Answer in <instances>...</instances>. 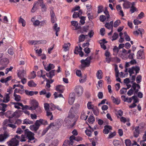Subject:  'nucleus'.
I'll use <instances>...</instances> for the list:
<instances>
[{"instance_id": "obj_17", "label": "nucleus", "mask_w": 146, "mask_h": 146, "mask_svg": "<svg viewBox=\"0 0 146 146\" xmlns=\"http://www.w3.org/2000/svg\"><path fill=\"white\" fill-rule=\"evenodd\" d=\"M112 127L108 125H106L104 127V129L103 130V132L105 134H108L109 131L112 129Z\"/></svg>"}, {"instance_id": "obj_27", "label": "nucleus", "mask_w": 146, "mask_h": 146, "mask_svg": "<svg viewBox=\"0 0 146 146\" xmlns=\"http://www.w3.org/2000/svg\"><path fill=\"white\" fill-rule=\"evenodd\" d=\"M3 102H4L7 103L10 100V97L9 94H6L5 96L3 97Z\"/></svg>"}, {"instance_id": "obj_47", "label": "nucleus", "mask_w": 146, "mask_h": 146, "mask_svg": "<svg viewBox=\"0 0 146 146\" xmlns=\"http://www.w3.org/2000/svg\"><path fill=\"white\" fill-rule=\"evenodd\" d=\"M44 107L46 111L50 110V104H49L47 103H45L44 104Z\"/></svg>"}, {"instance_id": "obj_51", "label": "nucleus", "mask_w": 146, "mask_h": 146, "mask_svg": "<svg viewBox=\"0 0 146 146\" xmlns=\"http://www.w3.org/2000/svg\"><path fill=\"white\" fill-rule=\"evenodd\" d=\"M121 23V21L119 20H117L114 23L113 26L114 27H117Z\"/></svg>"}, {"instance_id": "obj_49", "label": "nucleus", "mask_w": 146, "mask_h": 146, "mask_svg": "<svg viewBox=\"0 0 146 146\" xmlns=\"http://www.w3.org/2000/svg\"><path fill=\"white\" fill-rule=\"evenodd\" d=\"M120 142L119 140H115L113 141V144L115 146H120Z\"/></svg>"}, {"instance_id": "obj_50", "label": "nucleus", "mask_w": 146, "mask_h": 146, "mask_svg": "<svg viewBox=\"0 0 146 146\" xmlns=\"http://www.w3.org/2000/svg\"><path fill=\"white\" fill-rule=\"evenodd\" d=\"M54 98L55 99L58 98V97H63V96L61 94H58L56 92H55L54 93Z\"/></svg>"}, {"instance_id": "obj_2", "label": "nucleus", "mask_w": 146, "mask_h": 146, "mask_svg": "<svg viewBox=\"0 0 146 146\" xmlns=\"http://www.w3.org/2000/svg\"><path fill=\"white\" fill-rule=\"evenodd\" d=\"M24 132L25 135H21L22 138L23 139H25V138H27L28 139V142L32 143L31 141L35 139L34 133L28 129L25 130Z\"/></svg>"}, {"instance_id": "obj_20", "label": "nucleus", "mask_w": 146, "mask_h": 146, "mask_svg": "<svg viewBox=\"0 0 146 146\" xmlns=\"http://www.w3.org/2000/svg\"><path fill=\"white\" fill-rule=\"evenodd\" d=\"M134 129L135 130L133 132L134 136L135 137H137L139 134V127L136 126L134 128Z\"/></svg>"}, {"instance_id": "obj_10", "label": "nucleus", "mask_w": 146, "mask_h": 146, "mask_svg": "<svg viewBox=\"0 0 146 146\" xmlns=\"http://www.w3.org/2000/svg\"><path fill=\"white\" fill-rule=\"evenodd\" d=\"M76 137L74 135L71 136L70 137V140H66L65 141L63 145V146H65V144H67L69 145H72L74 143L73 141L75 140Z\"/></svg>"}, {"instance_id": "obj_21", "label": "nucleus", "mask_w": 146, "mask_h": 146, "mask_svg": "<svg viewBox=\"0 0 146 146\" xmlns=\"http://www.w3.org/2000/svg\"><path fill=\"white\" fill-rule=\"evenodd\" d=\"M40 126L41 124L44 125H46L48 124V123L46 120L40 119L39 120H36Z\"/></svg>"}, {"instance_id": "obj_46", "label": "nucleus", "mask_w": 146, "mask_h": 146, "mask_svg": "<svg viewBox=\"0 0 146 146\" xmlns=\"http://www.w3.org/2000/svg\"><path fill=\"white\" fill-rule=\"evenodd\" d=\"M36 76V72L33 71L31 73V75L29 76L28 78L29 79H33Z\"/></svg>"}, {"instance_id": "obj_34", "label": "nucleus", "mask_w": 146, "mask_h": 146, "mask_svg": "<svg viewBox=\"0 0 146 146\" xmlns=\"http://www.w3.org/2000/svg\"><path fill=\"white\" fill-rule=\"evenodd\" d=\"M119 48L116 46H115L114 47L113 49V55L115 56H116L119 52Z\"/></svg>"}, {"instance_id": "obj_23", "label": "nucleus", "mask_w": 146, "mask_h": 146, "mask_svg": "<svg viewBox=\"0 0 146 146\" xmlns=\"http://www.w3.org/2000/svg\"><path fill=\"white\" fill-rule=\"evenodd\" d=\"M116 9L119 12V14L121 15L122 17L124 16V14L123 11L122 9L121 6L120 5H117L116 6Z\"/></svg>"}, {"instance_id": "obj_29", "label": "nucleus", "mask_w": 146, "mask_h": 146, "mask_svg": "<svg viewBox=\"0 0 146 146\" xmlns=\"http://www.w3.org/2000/svg\"><path fill=\"white\" fill-rule=\"evenodd\" d=\"M56 89L59 93H62L64 91L63 86L60 85H58L56 86Z\"/></svg>"}, {"instance_id": "obj_62", "label": "nucleus", "mask_w": 146, "mask_h": 146, "mask_svg": "<svg viewBox=\"0 0 146 146\" xmlns=\"http://www.w3.org/2000/svg\"><path fill=\"white\" fill-rule=\"evenodd\" d=\"M50 104V109L51 110H54L56 108V106H55L54 104L51 103Z\"/></svg>"}, {"instance_id": "obj_15", "label": "nucleus", "mask_w": 146, "mask_h": 146, "mask_svg": "<svg viewBox=\"0 0 146 146\" xmlns=\"http://www.w3.org/2000/svg\"><path fill=\"white\" fill-rule=\"evenodd\" d=\"M137 57L138 59H144L145 58L143 51L139 50L137 54Z\"/></svg>"}, {"instance_id": "obj_53", "label": "nucleus", "mask_w": 146, "mask_h": 146, "mask_svg": "<svg viewBox=\"0 0 146 146\" xmlns=\"http://www.w3.org/2000/svg\"><path fill=\"white\" fill-rule=\"evenodd\" d=\"M100 21L102 22L104 21L105 20L107 21V17H106L105 16L102 15L100 17Z\"/></svg>"}, {"instance_id": "obj_26", "label": "nucleus", "mask_w": 146, "mask_h": 146, "mask_svg": "<svg viewBox=\"0 0 146 146\" xmlns=\"http://www.w3.org/2000/svg\"><path fill=\"white\" fill-rule=\"evenodd\" d=\"M17 88H16L15 90V92L14 94V96L15 98L14 99L15 100L17 101V102H19L21 100V96L19 95H17L16 94H15V92H16V91L17 90Z\"/></svg>"}, {"instance_id": "obj_41", "label": "nucleus", "mask_w": 146, "mask_h": 146, "mask_svg": "<svg viewBox=\"0 0 146 146\" xmlns=\"http://www.w3.org/2000/svg\"><path fill=\"white\" fill-rule=\"evenodd\" d=\"M88 29V26H84L82 27L80 29V32L83 33L84 32H87Z\"/></svg>"}, {"instance_id": "obj_56", "label": "nucleus", "mask_w": 146, "mask_h": 146, "mask_svg": "<svg viewBox=\"0 0 146 146\" xmlns=\"http://www.w3.org/2000/svg\"><path fill=\"white\" fill-rule=\"evenodd\" d=\"M92 131L87 129L85 131V133L86 135L89 137H91L92 135Z\"/></svg>"}, {"instance_id": "obj_37", "label": "nucleus", "mask_w": 146, "mask_h": 146, "mask_svg": "<svg viewBox=\"0 0 146 146\" xmlns=\"http://www.w3.org/2000/svg\"><path fill=\"white\" fill-rule=\"evenodd\" d=\"M13 138H14L15 139L19 140V141H20L21 142L25 141H26V139L22 138V137L21 138L20 136L17 135H15Z\"/></svg>"}, {"instance_id": "obj_45", "label": "nucleus", "mask_w": 146, "mask_h": 146, "mask_svg": "<svg viewBox=\"0 0 146 146\" xmlns=\"http://www.w3.org/2000/svg\"><path fill=\"white\" fill-rule=\"evenodd\" d=\"M70 44L69 43L65 44L63 46L64 50L65 51L68 50L69 49L68 47L69 46H70Z\"/></svg>"}, {"instance_id": "obj_5", "label": "nucleus", "mask_w": 146, "mask_h": 146, "mask_svg": "<svg viewBox=\"0 0 146 146\" xmlns=\"http://www.w3.org/2000/svg\"><path fill=\"white\" fill-rule=\"evenodd\" d=\"M6 143L7 146H17L19 144V140L13 138L7 141Z\"/></svg>"}, {"instance_id": "obj_30", "label": "nucleus", "mask_w": 146, "mask_h": 146, "mask_svg": "<svg viewBox=\"0 0 146 146\" xmlns=\"http://www.w3.org/2000/svg\"><path fill=\"white\" fill-rule=\"evenodd\" d=\"M103 74V72L101 70H98L96 74V77L99 80H100L102 78V75Z\"/></svg>"}, {"instance_id": "obj_33", "label": "nucleus", "mask_w": 146, "mask_h": 146, "mask_svg": "<svg viewBox=\"0 0 146 146\" xmlns=\"http://www.w3.org/2000/svg\"><path fill=\"white\" fill-rule=\"evenodd\" d=\"M88 117L87 115H86L85 114V112H84L83 110L82 111L81 113L80 118L81 119L86 120L87 119Z\"/></svg>"}, {"instance_id": "obj_3", "label": "nucleus", "mask_w": 146, "mask_h": 146, "mask_svg": "<svg viewBox=\"0 0 146 146\" xmlns=\"http://www.w3.org/2000/svg\"><path fill=\"white\" fill-rule=\"evenodd\" d=\"M62 121L60 119L57 120L54 122L50 123L52 129L54 131H56L61 127Z\"/></svg>"}, {"instance_id": "obj_16", "label": "nucleus", "mask_w": 146, "mask_h": 146, "mask_svg": "<svg viewBox=\"0 0 146 146\" xmlns=\"http://www.w3.org/2000/svg\"><path fill=\"white\" fill-rule=\"evenodd\" d=\"M131 5V3L126 0L125 1V2L123 4V7L124 9H128L130 7Z\"/></svg>"}, {"instance_id": "obj_40", "label": "nucleus", "mask_w": 146, "mask_h": 146, "mask_svg": "<svg viewBox=\"0 0 146 146\" xmlns=\"http://www.w3.org/2000/svg\"><path fill=\"white\" fill-rule=\"evenodd\" d=\"M23 124H31L33 123V121L28 119H25L23 121Z\"/></svg>"}, {"instance_id": "obj_11", "label": "nucleus", "mask_w": 146, "mask_h": 146, "mask_svg": "<svg viewBox=\"0 0 146 146\" xmlns=\"http://www.w3.org/2000/svg\"><path fill=\"white\" fill-rule=\"evenodd\" d=\"M6 113L7 117L9 118H13L15 116L17 117L18 116V112L17 111L13 112L12 111H9L7 112Z\"/></svg>"}, {"instance_id": "obj_4", "label": "nucleus", "mask_w": 146, "mask_h": 146, "mask_svg": "<svg viewBox=\"0 0 146 146\" xmlns=\"http://www.w3.org/2000/svg\"><path fill=\"white\" fill-rule=\"evenodd\" d=\"M64 121L66 124V125L68 126L69 128H72L75 125L77 119H70L65 118Z\"/></svg>"}, {"instance_id": "obj_6", "label": "nucleus", "mask_w": 146, "mask_h": 146, "mask_svg": "<svg viewBox=\"0 0 146 146\" xmlns=\"http://www.w3.org/2000/svg\"><path fill=\"white\" fill-rule=\"evenodd\" d=\"M10 136V134L7 132H5L0 134V142H3Z\"/></svg>"}, {"instance_id": "obj_7", "label": "nucleus", "mask_w": 146, "mask_h": 146, "mask_svg": "<svg viewBox=\"0 0 146 146\" xmlns=\"http://www.w3.org/2000/svg\"><path fill=\"white\" fill-rule=\"evenodd\" d=\"M40 127L39 124L36 120L35 123V124L30 125L29 127V128L31 131L35 132L39 129Z\"/></svg>"}, {"instance_id": "obj_25", "label": "nucleus", "mask_w": 146, "mask_h": 146, "mask_svg": "<svg viewBox=\"0 0 146 146\" xmlns=\"http://www.w3.org/2000/svg\"><path fill=\"white\" fill-rule=\"evenodd\" d=\"M79 47L76 46L75 48L74 51V53L76 54H78L82 50V48L81 47V45L80 44H79Z\"/></svg>"}, {"instance_id": "obj_39", "label": "nucleus", "mask_w": 146, "mask_h": 146, "mask_svg": "<svg viewBox=\"0 0 146 146\" xmlns=\"http://www.w3.org/2000/svg\"><path fill=\"white\" fill-rule=\"evenodd\" d=\"M87 36V35H84L83 34L80 35L79 37V42L83 41L84 40L86 36Z\"/></svg>"}, {"instance_id": "obj_52", "label": "nucleus", "mask_w": 146, "mask_h": 146, "mask_svg": "<svg viewBox=\"0 0 146 146\" xmlns=\"http://www.w3.org/2000/svg\"><path fill=\"white\" fill-rule=\"evenodd\" d=\"M132 68L135 71L136 74L139 72V71L140 70L139 67L137 66H132Z\"/></svg>"}, {"instance_id": "obj_28", "label": "nucleus", "mask_w": 146, "mask_h": 146, "mask_svg": "<svg viewBox=\"0 0 146 146\" xmlns=\"http://www.w3.org/2000/svg\"><path fill=\"white\" fill-rule=\"evenodd\" d=\"M55 66L53 64H50L46 67H44V69L47 71H49L51 69L54 68Z\"/></svg>"}, {"instance_id": "obj_60", "label": "nucleus", "mask_w": 146, "mask_h": 146, "mask_svg": "<svg viewBox=\"0 0 146 146\" xmlns=\"http://www.w3.org/2000/svg\"><path fill=\"white\" fill-rule=\"evenodd\" d=\"M127 91V90L126 88H123L122 89L120 90L119 92L121 94H123L126 93Z\"/></svg>"}, {"instance_id": "obj_63", "label": "nucleus", "mask_w": 146, "mask_h": 146, "mask_svg": "<svg viewBox=\"0 0 146 146\" xmlns=\"http://www.w3.org/2000/svg\"><path fill=\"white\" fill-rule=\"evenodd\" d=\"M74 117H75V115L73 114V113H69L68 117L66 118H68V119H75L74 118Z\"/></svg>"}, {"instance_id": "obj_22", "label": "nucleus", "mask_w": 146, "mask_h": 146, "mask_svg": "<svg viewBox=\"0 0 146 146\" xmlns=\"http://www.w3.org/2000/svg\"><path fill=\"white\" fill-rule=\"evenodd\" d=\"M55 70H51L49 73H46V76L50 78H51L55 75Z\"/></svg>"}, {"instance_id": "obj_19", "label": "nucleus", "mask_w": 146, "mask_h": 146, "mask_svg": "<svg viewBox=\"0 0 146 146\" xmlns=\"http://www.w3.org/2000/svg\"><path fill=\"white\" fill-rule=\"evenodd\" d=\"M121 98L122 100L124 102H126L129 103L131 102L132 100V97L130 98H128V97L126 98L125 96L123 95L121 96Z\"/></svg>"}, {"instance_id": "obj_54", "label": "nucleus", "mask_w": 146, "mask_h": 146, "mask_svg": "<svg viewBox=\"0 0 146 146\" xmlns=\"http://www.w3.org/2000/svg\"><path fill=\"white\" fill-rule=\"evenodd\" d=\"M125 143L126 146H131V145L132 144L131 141L129 139H125Z\"/></svg>"}, {"instance_id": "obj_36", "label": "nucleus", "mask_w": 146, "mask_h": 146, "mask_svg": "<svg viewBox=\"0 0 146 146\" xmlns=\"http://www.w3.org/2000/svg\"><path fill=\"white\" fill-rule=\"evenodd\" d=\"M38 2H35L34 4V6L31 10V12L32 13L34 12L38 9V7L37 5L38 4Z\"/></svg>"}, {"instance_id": "obj_48", "label": "nucleus", "mask_w": 146, "mask_h": 146, "mask_svg": "<svg viewBox=\"0 0 146 146\" xmlns=\"http://www.w3.org/2000/svg\"><path fill=\"white\" fill-rule=\"evenodd\" d=\"M88 121L89 123H92L95 121V118L93 116H90L88 118Z\"/></svg>"}, {"instance_id": "obj_31", "label": "nucleus", "mask_w": 146, "mask_h": 146, "mask_svg": "<svg viewBox=\"0 0 146 146\" xmlns=\"http://www.w3.org/2000/svg\"><path fill=\"white\" fill-rule=\"evenodd\" d=\"M7 105L5 104H0V110L2 111L5 112L6 111V109L7 108Z\"/></svg>"}, {"instance_id": "obj_32", "label": "nucleus", "mask_w": 146, "mask_h": 146, "mask_svg": "<svg viewBox=\"0 0 146 146\" xmlns=\"http://www.w3.org/2000/svg\"><path fill=\"white\" fill-rule=\"evenodd\" d=\"M11 76H9L5 79H1L0 80V82L2 83H6L8 81L11 80Z\"/></svg>"}, {"instance_id": "obj_9", "label": "nucleus", "mask_w": 146, "mask_h": 146, "mask_svg": "<svg viewBox=\"0 0 146 146\" xmlns=\"http://www.w3.org/2000/svg\"><path fill=\"white\" fill-rule=\"evenodd\" d=\"M47 42L46 40H29V43L32 45H36L39 44H46Z\"/></svg>"}, {"instance_id": "obj_24", "label": "nucleus", "mask_w": 146, "mask_h": 146, "mask_svg": "<svg viewBox=\"0 0 146 146\" xmlns=\"http://www.w3.org/2000/svg\"><path fill=\"white\" fill-rule=\"evenodd\" d=\"M50 14L51 17V20L52 23H54L56 19V17L55 14L54 13L53 11L51 10L50 11Z\"/></svg>"}, {"instance_id": "obj_44", "label": "nucleus", "mask_w": 146, "mask_h": 146, "mask_svg": "<svg viewBox=\"0 0 146 146\" xmlns=\"http://www.w3.org/2000/svg\"><path fill=\"white\" fill-rule=\"evenodd\" d=\"M31 103L32 106H33L35 107H37V106H38V103L36 100H32L31 101Z\"/></svg>"}, {"instance_id": "obj_57", "label": "nucleus", "mask_w": 146, "mask_h": 146, "mask_svg": "<svg viewBox=\"0 0 146 146\" xmlns=\"http://www.w3.org/2000/svg\"><path fill=\"white\" fill-rule=\"evenodd\" d=\"M142 76L140 75H139L136 78V81L137 83H139L141 81Z\"/></svg>"}, {"instance_id": "obj_13", "label": "nucleus", "mask_w": 146, "mask_h": 146, "mask_svg": "<svg viewBox=\"0 0 146 146\" xmlns=\"http://www.w3.org/2000/svg\"><path fill=\"white\" fill-rule=\"evenodd\" d=\"M81 69H83L85 67L88 66L90 64V62L85 60H82L81 61Z\"/></svg>"}, {"instance_id": "obj_42", "label": "nucleus", "mask_w": 146, "mask_h": 146, "mask_svg": "<svg viewBox=\"0 0 146 146\" xmlns=\"http://www.w3.org/2000/svg\"><path fill=\"white\" fill-rule=\"evenodd\" d=\"M35 108H36L35 110L36 113L37 114H40L42 112V111L41 108L40 106H38Z\"/></svg>"}, {"instance_id": "obj_14", "label": "nucleus", "mask_w": 146, "mask_h": 146, "mask_svg": "<svg viewBox=\"0 0 146 146\" xmlns=\"http://www.w3.org/2000/svg\"><path fill=\"white\" fill-rule=\"evenodd\" d=\"M75 99V94L73 92L70 93L69 95V97L68 99V103L70 105H72Z\"/></svg>"}, {"instance_id": "obj_43", "label": "nucleus", "mask_w": 146, "mask_h": 146, "mask_svg": "<svg viewBox=\"0 0 146 146\" xmlns=\"http://www.w3.org/2000/svg\"><path fill=\"white\" fill-rule=\"evenodd\" d=\"M19 22V23H22V26L23 27H24L26 25V22L25 20L21 17H20Z\"/></svg>"}, {"instance_id": "obj_38", "label": "nucleus", "mask_w": 146, "mask_h": 146, "mask_svg": "<svg viewBox=\"0 0 146 146\" xmlns=\"http://www.w3.org/2000/svg\"><path fill=\"white\" fill-rule=\"evenodd\" d=\"M28 85L30 87H35L36 86V84L33 80L29 81L28 83Z\"/></svg>"}, {"instance_id": "obj_58", "label": "nucleus", "mask_w": 146, "mask_h": 146, "mask_svg": "<svg viewBox=\"0 0 146 146\" xmlns=\"http://www.w3.org/2000/svg\"><path fill=\"white\" fill-rule=\"evenodd\" d=\"M104 13L106 15L107 21L110 18V15L109 14V12L107 10V8H105V11L104 12Z\"/></svg>"}, {"instance_id": "obj_55", "label": "nucleus", "mask_w": 146, "mask_h": 146, "mask_svg": "<svg viewBox=\"0 0 146 146\" xmlns=\"http://www.w3.org/2000/svg\"><path fill=\"white\" fill-rule=\"evenodd\" d=\"M80 19V23L82 24V25H84L85 23V20H86V17L82 16L81 17H79Z\"/></svg>"}, {"instance_id": "obj_64", "label": "nucleus", "mask_w": 146, "mask_h": 146, "mask_svg": "<svg viewBox=\"0 0 146 146\" xmlns=\"http://www.w3.org/2000/svg\"><path fill=\"white\" fill-rule=\"evenodd\" d=\"M11 123L9 119H6L3 122V124L5 126H7V125L8 124H10L9 123Z\"/></svg>"}, {"instance_id": "obj_18", "label": "nucleus", "mask_w": 146, "mask_h": 146, "mask_svg": "<svg viewBox=\"0 0 146 146\" xmlns=\"http://www.w3.org/2000/svg\"><path fill=\"white\" fill-rule=\"evenodd\" d=\"M18 76L20 79H22L24 78L26 76V72L24 70H20L18 73Z\"/></svg>"}, {"instance_id": "obj_8", "label": "nucleus", "mask_w": 146, "mask_h": 146, "mask_svg": "<svg viewBox=\"0 0 146 146\" xmlns=\"http://www.w3.org/2000/svg\"><path fill=\"white\" fill-rule=\"evenodd\" d=\"M75 92L78 96H80L82 94L83 89L82 87L80 85H78L75 87L74 89Z\"/></svg>"}, {"instance_id": "obj_59", "label": "nucleus", "mask_w": 146, "mask_h": 146, "mask_svg": "<svg viewBox=\"0 0 146 146\" xmlns=\"http://www.w3.org/2000/svg\"><path fill=\"white\" fill-rule=\"evenodd\" d=\"M105 27L109 29H113V26L110 24V23H106L105 25Z\"/></svg>"}, {"instance_id": "obj_1", "label": "nucleus", "mask_w": 146, "mask_h": 146, "mask_svg": "<svg viewBox=\"0 0 146 146\" xmlns=\"http://www.w3.org/2000/svg\"><path fill=\"white\" fill-rule=\"evenodd\" d=\"M132 88L130 89L127 92V94L129 96L132 95L133 93L134 92V94H136L138 91L139 89L140 88V86L138 84L136 83L135 82H134L131 86Z\"/></svg>"}, {"instance_id": "obj_12", "label": "nucleus", "mask_w": 146, "mask_h": 146, "mask_svg": "<svg viewBox=\"0 0 146 146\" xmlns=\"http://www.w3.org/2000/svg\"><path fill=\"white\" fill-rule=\"evenodd\" d=\"M38 1L40 4V6L41 7L42 12H46L47 9V8L44 3L43 0H38Z\"/></svg>"}, {"instance_id": "obj_35", "label": "nucleus", "mask_w": 146, "mask_h": 146, "mask_svg": "<svg viewBox=\"0 0 146 146\" xmlns=\"http://www.w3.org/2000/svg\"><path fill=\"white\" fill-rule=\"evenodd\" d=\"M111 99L113 101V102L115 104H119L120 103V100L118 98H115L113 96L111 97Z\"/></svg>"}, {"instance_id": "obj_61", "label": "nucleus", "mask_w": 146, "mask_h": 146, "mask_svg": "<svg viewBox=\"0 0 146 146\" xmlns=\"http://www.w3.org/2000/svg\"><path fill=\"white\" fill-rule=\"evenodd\" d=\"M118 37V35L117 33H114L112 38V40H115L117 39Z\"/></svg>"}]
</instances>
